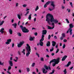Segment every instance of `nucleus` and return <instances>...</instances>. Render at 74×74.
<instances>
[{"mask_svg": "<svg viewBox=\"0 0 74 74\" xmlns=\"http://www.w3.org/2000/svg\"><path fill=\"white\" fill-rule=\"evenodd\" d=\"M8 63L10 66H13V63L12 61L10 60H9Z\"/></svg>", "mask_w": 74, "mask_h": 74, "instance_id": "nucleus-10", "label": "nucleus"}, {"mask_svg": "<svg viewBox=\"0 0 74 74\" xmlns=\"http://www.w3.org/2000/svg\"><path fill=\"white\" fill-rule=\"evenodd\" d=\"M62 8L63 9H64V6H62Z\"/></svg>", "mask_w": 74, "mask_h": 74, "instance_id": "nucleus-64", "label": "nucleus"}, {"mask_svg": "<svg viewBox=\"0 0 74 74\" xmlns=\"http://www.w3.org/2000/svg\"><path fill=\"white\" fill-rule=\"evenodd\" d=\"M55 70L53 69V70H52V72L50 73L49 74H53L54 73V72H55Z\"/></svg>", "mask_w": 74, "mask_h": 74, "instance_id": "nucleus-25", "label": "nucleus"}, {"mask_svg": "<svg viewBox=\"0 0 74 74\" xmlns=\"http://www.w3.org/2000/svg\"><path fill=\"white\" fill-rule=\"evenodd\" d=\"M18 53L19 55H21V53H20V51H18Z\"/></svg>", "mask_w": 74, "mask_h": 74, "instance_id": "nucleus-59", "label": "nucleus"}, {"mask_svg": "<svg viewBox=\"0 0 74 74\" xmlns=\"http://www.w3.org/2000/svg\"><path fill=\"white\" fill-rule=\"evenodd\" d=\"M0 65H2V66H3L4 65V62H3L2 63L0 61Z\"/></svg>", "mask_w": 74, "mask_h": 74, "instance_id": "nucleus-38", "label": "nucleus"}, {"mask_svg": "<svg viewBox=\"0 0 74 74\" xmlns=\"http://www.w3.org/2000/svg\"><path fill=\"white\" fill-rule=\"evenodd\" d=\"M18 3H16V7H18Z\"/></svg>", "mask_w": 74, "mask_h": 74, "instance_id": "nucleus-45", "label": "nucleus"}, {"mask_svg": "<svg viewBox=\"0 0 74 74\" xmlns=\"http://www.w3.org/2000/svg\"><path fill=\"white\" fill-rule=\"evenodd\" d=\"M7 41L9 42H11V39H9L7 40Z\"/></svg>", "mask_w": 74, "mask_h": 74, "instance_id": "nucleus-32", "label": "nucleus"}, {"mask_svg": "<svg viewBox=\"0 0 74 74\" xmlns=\"http://www.w3.org/2000/svg\"><path fill=\"white\" fill-rule=\"evenodd\" d=\"M39 44L40 46H43V44H44V43L42 42H40L39 43Z\"/></svg>", "mask_w": 74, "mask_h": 74, "instance_id": "nucleus-23", "label": "nucleus"}, {"mask_svg": "<svg viewBox=\"0 0 74 74\" xmlns=\"http://www.w3.org/2000/svg\"><path fill=\"white\" fill-rule=\"evenodd\" d=\"M70 3L71 7L73 8V3L72 2H70Z\"/></svg>", "mask_w": 74, "mask_h": 74, "instance_id": "nucleus-42", "label": "nucleus"}, {"mask_svg": "<svg viewBox=\"0 0 74 74\" xmlns=\"http://www.w3.org/2000/svg\"><path fill=\"white\" fill-rule=\"evenodd\" d=\"M64 73H67V71H66V69H65L64 71Z\"/></svg>", "mask_w": 74, "mask_h": 74, "instance_id": "nucleus-49", "label": "nucleus"}, {"mask_svg": "<svg viewBox=\"0 0 74 74\" xmlns=\"http://www.w3.org/2000/svg\"><path fill=\"white\" fill-rule=\"evenodd\" d=\"M53 51V47H52L51 49H50V52H52Z\"/></svg>", "mask_w": 74, "mask_h": 74, "instance_id": "nucleus-30", "label": "nucleus"}, {"mask_svg": "<svg viewBox=\"0 0 74 74\" xmlns=\"http://www.w3.org/2000/svg\"><path fill=\"white\" fill-rule=\"evenodd\" d=\"M11 66H9L8 67V71H10V70H11Z\"/></svg>", "mask_w": 74, "mask_h": 74, "instance_id": "nucleus-27", "label": "nucleus"}, {"mask_svg": "<svg viewBox=\"0 0 74 74\" xmlns=\"http://www.w3.org/2000/svg\"><path fill=\"white\" fill-rule=\"evenodd\" d=\"M35 63L34 62L32 64V67H34V66H35Z\"/></svg>", "mask_w": 74, "mask_h": 74, "instance_id": "nucleus-29", "label": "nucleus"}, {"mask_svg": "<svg viewBox=\"0 0 74 74\" xmlns=\"http://www.w3.org/2000/svg\"><path fill=\"white\" fill-rule=\"evenodd\" d=\"M12 48H14V43H12Z\"/></svg>", "mask_w": 74, "mask_h": 74, "instance_id": "nucleus-57", "label": "nucleus"}, {"mask_svg": "<svg viewBox=\"0 0 74 74\" xmlns=\"http://www.w3.org/2000/svg\"><path fill=\"white\" fill-rule=\"evenodd\" d=\"M56 45V42L54 41H53L52 42V46L53 47H55Z\"/></svg>", "mask_w": 74, "mask_h": 74, "instance_id": "nucleus-14", "label": "nucleus"}, {"mask_svg": "<svg viewBox=\"0 0 74 74\" xmlns=\"http://www.w3.org/2000/svg\"><path fill=\"white\" fill-rule=\"evenodd\" d=\"M67 58V56L66 55L64 56V57L62 59V61H64V60H65Z\"/></svg>", "mask_w": 74, "mask_h": 74, "instance_id": "nucleus-11", "label": "nucleus"}, {"mask_svg": "<svg viewBox=\"0 0 74 74\" xmlns=\"http://www.w3.org/2000/svg\"><path fill=\"white\" fill-rule=\"evenodd\" d=\"M44 67L45 68L46 70H47L48 71H49V70H51V67H50V66H49L48 67V66L45 65L44 66Z\"/></svg>", "mask_w": 74, "mask_h": 74, "instance_id": "nucleus-9", "label": "nucleus"}, {"mask_svg": "<svg viewBox=\"0 0 74 74\" xmlns=\"http://www.w3.org/2000/svg\"><path fill=\"white\" fill-rule=\"evenodd\" d=\"M51 25L53 26V27H51L49 26H47V27L48 29H53L54 27H55V24L54 23L52 22L51 23Z\"/></svg>", "mask_w": 74, "mask_h": 74, "instance_id": "nucleus-7", "label": "nucleus"}, {"mask_svg": "<svg viewBox=\"0 0 74 74\" xmlns=\"http://www.w3.org/2000/svg\"><path fill=\"white\" fill-rule=\"evenodd\" d=\"M46 45L47 47H49V46L51 45V44L50 43V42L49 41L47 42V44Z\"/></svg>", "mask_w": 74, "mask_h": 74, "instance_id": "nucleus-15", "label": "nucleus"}, {"mask_svg": "<svg viewBox=\"0 0 74 74\" xmlns=\"http://www.w3.org/2000/svg\"><path fill=\"white\" fill-rule=\"evenodd\" d=\"M66 21L67 22V23H70V22L69 21V20H68V19H66Z\"/></svg>", "mask_w": 74, "mask_h": 74, "instance_id": "nucleus-33", "label": "nucleus"}, {"mask_svg": "<svg viewBox=\"0 0 74 74\" xmlns=\"http://www.w3.org/2000/svg\"><path fill=\"white\" fill-rule=\"evenodd\" d=\"M25 49H23V51H22V53H23L24 54V55H25Z\"/></svg>", "mask_w": 74, "mask_h": 74, "instance_id": "nucleus-34", "label": "nucleus"}, {"mask_svg": "<svg viewBox=\"0 0 74 74\" xmlns=\"http://www.w3.org/2000/svg\"><path fill=\"white\" fill-rule=\"evenodd\" d=\"M34 35H35V36H37V33L36 32V33L34 34Z\"/></svg>", "mask_w": 74, "mask_h": 74, "instance_id": "nucleus-63", "label": "nucleus"}, {"mask_svg": "<svg viewBox=\"0 0 74 74\" xmlns=\"http://www.w3.org/2000/svg\"><path fill=\"white\" fill-rule=\"evenodd\" d=\"M57 69H58V70H60V68L59 67V66H58L57 67Z\"/></svg>", "mask_w": 74, "mask_h": 74, "instance_id": "nucleus-55", "label": "nucleus"}, {"mask_svg": "<svg viewBox=\"0 0 74 74\" xmlns=\"http://www.w3.org/2000/svg\"><path fill=\"white\" fill-rule=\"evenodd\" d=\"M47 5H47L45 4L44 5V8H46L47 7Z\"/></svg>", "mask_w": 74, "mask_h": 74, "instance_id": "nucleus-47", "label": "nucleus"}, {"mask_svg": "<svg viewBox=\"0 0 74 74\" xmlns=\"http://www.w3.org/2000/svg\"><path fill=\"white\" fill-rule=\"evenodd\" d=\"M12 25L14 26L15 28H16V26L17 24L16 23L13 24Z\"/></svg>", "mask_w": 74, "mask_h": 74, "instance_id": "nucleus-26", "label": "nucleus"}, {"mask_svg": "<svg viewBox=\"0 0 74 74\" xmlns=\"http://www.w3.org/2000/svg\"><path fill=\"white\" fill-rule=\"evenodd\" d=\"M46 58H49V56L48 55H47L46 56Z\"/></svg>", "mask_w": 74, "mask_h": 74, "instance_id": "nucleus-54", "label": "nucleus"}, {"mask_svg": "<svg viewBox=\"0 0 74 74\" xmlns=\"http://www.w3.org/2000/svg\"><path fill=\"white\" fill-rule=\"evenodd\" d=\"M70 64H71V62L69 61L68 62L67 65L66 66L69 67V66H70Z\"/></svg>", "mask_w": 74, "mask_h": 74, "instance_id": "nucleus-21", "label": "nucleus"}, {"mask_svg": "<svg viewBox=\"0 0 74 74\" xmlns=\"http://www.w3.org/2000/svg\"><path fill=\"white\" fill-rule=\"evenodd\" d=\"M42 71H43V73L44 74H46L47 73V72L48 71L47 70H45V69L44 68L42 69Z\"/></svg>", "mask_w": 74, "mask_h": 74, "instance_id": "nucleus-13", "label": "nucleus"}, {"mask_svg": "<svg viewBox=\"0 0 74 74\" xmlns=\"http://www.w3.org/2000/svg\"><path fill=\"white\" fill-rule=\"evenodd\" d=\"M54 38L55 39H57V36H54Z\"/></svg>", "mask_w": 74, "mask_h": 74, "instance_id": "nucleus-56", "label": "nucleus"}, {"mask_svg": "<svg viewBox=\"0 0 74 74\" xmlns=\"http://www.w3.org/2000/svg\"><path fill=\"white\" fill-rule=\"evenodd\" d=\"M0 32H1V34H3V33H4V31H0Z\"/></svg>", "mask_w": 74, "mask_h": 74, "instance_id": "nucleus-60", "label": "nucleus"}, {"mask_svg": "<svg viewBox=\"0 0 74 74\" xmlns=\"http://www.w3.org/2000/svg\"><path fill=\"white\" fill-rule=\"evenodd\" d=\"M9 32L10 34H12V29H9Z\"/></svg>", "mask_w": 74, "mask_h": 74, "instance_id": "nucleus-16", "label": "nucleus"}, {"mask_svg": "<svg viewBox=\"0 0 74 74\" xmlns=\"http://www.w3.org/2000/svg\"><path fill=\"white\" fill-rule=\"evenodd\" d=\"M25 43L24 41H22L20 42L19 44H18L17 46L18 48H20V47H22V45L23 44Z\"/></svg>", "mask_w": 74, "mask_h": 74, "instance_id": "nucleus-8", "label": "nucleus"}, {"mask_svg": "<svg viewBox=\"0 0 74 74\" xmlns=\"http://www.w3.org/2000/svg\"><path fill=\"white\" fill-rule=\"evenodd\" d=\"M39 9V8H38V5H37L36 7V8L35 9V11H37V10H38V9Z\"/></svg>", "mask_w": 74, "mask_h": 74, "instance_id": "nucleus-22", "label": "nucleus"}, {"mask_svg": "<svg viewBox=\"0 0 74 74\" xmlns=\"http://www.w3.org/2000/svg\"><path fill=\"white\" fill-rule=\"evenodd\" d=\"M17 34H18V36H21V34L20 33L18 32L17 33Z\"/></svg>", "mask_w": 74, "mask_h": 74, "instance_id": "nucleus-46", "label": "nucleus"}, {"mask_svg": "<svg viewBox=\"0 0 74 74\" xmlns=\"http://www.w3.org/2000/svg\"><path fill=\"white\" fill-rule=\"evenodd\" d=\"M5 44H7V45H8V44H10V42H8L7 41V42H5Z\"/></svg>", "mask_w": 74, "mask_h": 74, "instance_id": "nucleus-43", "label": "nucleus"}, {"mask_svg": "<svg viewBox=\"0 0 74 74\" xmlns=\"http://www.w3.org/2000/svg\"><path fill=\"white\" fill-rule=\"evenodd\" d=\"M31 16H32V14H31L29 15L28 17V19H29V20H31V19L32 18V17H31Z\"/></svg>", "mask_w": 74, "mask_h": 74, "instance_id": "nucleus-20", "label": "nucleus"}, {"mask_svg": "<svg viewBox=\"0 0 74 74\" xmlns=\"http://www.w3.org/2000/svg\"><path fill=\"white\" fill-rule=\"evenodd\" d=\"M29 13V11H27V12L26 13V14H25V16H26Z\"/></svg>", "mask_w": 74, "mask_h": 74, "instance_id": "nucleus-39", "label": "nucleus"}, {"mask_svg": "<svg viewBox=\"0 0 74 74\" xmlns=\"http://www.w3.org/2000/svg\"><path fill=\"white\" fill-rule=\"evenodd\" d=\"M36 55L38 56V58L40 57V56H39V54L38 53H36Z\"/></svg>", "mask_w": 74, "mask_h": 74, "instance_id": "nucleus-58", "label": "nucleus"}, {"mask_svg": "<svg viewBox=\"0 0 74 74\" xmlns=\"http://www.w3.org/2000/svg\"><path fill=\"white\" fill-rule=\"evenodd\" d=\"M59 49H57V50L56 51V53H58V52H59Z\"/></svg>", "mask_w": 74, "mask_h": 74, "instance_id": "nucleus-40", "label": "nucleus"}, {"mask_svg": "<svg viewBox=\"0 0 74 74\" xmlns=\"http://www.w3.org/2000/svg\"><path fill=\"white\" fill-rule=\"evenodd\" d=\"M23 7L24 8L26 7H27V4H24L23 5Z\"/></svg>", "mask_w": 74, "mask_h": 74, "instance_id": "nucleus-36", "label": "nucleus"}, {"mask_svg": "<svg viewBox=\"0 0 74 74\" xmlns=\"http://www.w3.org/2000/svg\"><path fill=\"white\" fill-rule=\"evenodd\" d=\"M47 30H43L42 32V34L45 35L47 34Z\"/></svg>", "mask_w": 74, "mask_h": 74, "instance_id": "nucleus-12", "label": "nucleus"}, {"mask_svg": "<svg viewBox=\"0 0 74 74\" xmlns=\"http://www.w3.org/2000/svg\"><path fill=\"white\" fill-rule=\"evenodd\" d=\"M34 22H36V18H34Z\"/></svg>", "mask_w": 74, "mask_h": 74, "instance_id": "nucleus-61", "label": "nucleus"}, {"mask_svg": "<svg viewBox=\"0 0 74 74\" xmlns=\"http://www.w3.org/2000/svg\"><path fill=\"white\" fill-rule=\"evenodd\" d=\"M20 27L23 33H28L29 32V30L26 29L25 27H23L22 25H20Z\"/></svg>", "mask_w": 74, "mask_h": 74, "instance_id": "nucleus-4", "label": "nucleus"}, {"mask_svg": "<svg viewBox=\"0 0 74 74\" xmlns=\"http://www.w3.org/2000/svg\"><path fill=\"white\" fill-rule=\"evenodd\" d=\"M69 30H70V32H72V28L74 27V25L72 23H71L69 25Z\"/></svg>", "mask_w": 74, "mask_h": 74, "instance_id": "nucleus-6", "label": "nucleus"}, {"mask_svg": "<svg viewBox=\"0 0 74 74\" xmlns=\"http://www.w3.org/2000/svg\"><path fill=\"white\" fill-rule=\"evenodd\" d=\"M26 69H27V71L28 72H29V71H30V69H29V68H26Z\"/></svg>", "mask_w": 74, "mask_h": 74, "instance_id": "nucleus-31", "label": "nucleus"}, {"mask_svg": "<svg viewBox=\"0 0 74 74\" xmlns=\"http://www.w3.org/2000/svg\"><path fill=\"white\" fill-rule=\"evenodd\" d=\"M13 60L15 62H17V60H15V59H14Z\"/></svg>", "mask_w": 74, "mask_h": 74, "instance_id": "nucleus-62", "label": "nucleus"}, {"mask_svg": "<svg viewBox=\"0 0 74 74\" xmlns=\"http://www.w3.org/2000/svg\"><path fill=\"white\" fill-rule=\"evenodd\" d=\"M51 35H49V36H48V39H49H49H50V38H51Z\"/></svg>", "mask_w": 74, "mask_h": 74, "instance_id": "nucleus-51", "label": "nucleus"}, {"mask_svg": "<svg viewBox=\"0 0 74 74\" xmlns=\"http://www.w3.org/2000/svg\"><path fill=\"white\" fill-rule=\"evenodd\" d=\"M3 23H4V21H2L0 23V26H1V25H3Z\"/></svg>", "mask_w": 74, "mask_h": 74, "instance_id": "nucleus-24", "label": "nucleus"}, {"mask_svg": "<svg viewBox=\"0 0 74 74\" xmlns=\"http://www.w3.org/2000/svg\"><path fill=\"white\" fill-rule=\"evenodd\" d=\"M44 34H42V38H44Z\"/></svg>", "mask_w": 74, "mask_h": 74, "instance_id": "nucleus-52", "label": "nucleus"}, {"mask_svg": "<svg viewBox=\"0 0 74 74\" xmlns=\"http://www.w3.org/2000/svg\"><path fill=\"white\" fill-rule=\"evenodd\" d=\"M40 60H41V61L44 62V58H41Z\"/></svg>", "mask_w": 74, "mask_h": 74, "instance_id": "nucleus-48", "label": "nucleus"}, {"mask_svg": "<svg viewBox=\"0 0 74 74\" xmlns=\"http://www.w3.org/2000/svg\"><path fill=\"white\" fill-rule=\"evenodd\" d=\"M27 47H26V49L27 52H31V48L29 44H27Z\"/></svg>", "mask_w": 74, "mask_h": 74, "instance_id": "nucleus-5", "label": "nucleus"}, {"mask_svg": "<svg viewBox=\"0 0 74 74\" xmlns=\"http://www.w3.org/2000/svg\"><path fill=\"white\" fill-rule=\"evenodd\" d=\"M63 41L64 42H67V40H66V39H64V40H63Z\"/></svg>", "mask_w": 74, "mask_h": 74, "instance_id": "nucleus-44", "label": "nucleus"}, {"mask_svg": "<svg viewBox=\"0 0 74 74\" xmlns=\"http://www.w3.org/2000/svg\"><path fill=\"white\" fill-rule=\"evenodd\" d=\"M62 36L63 37H65V34L64 33H63L62 34Z\"/></svg>", "mask_w": 74, "mask_h": 74, "instance_id": "nucleus-41", "label": "nucleus"}, {"mask_svg": "<svg viewBox=\"0 0 74 74\" xmlns=\"http://www.w3.org/2000/svg\"><path fill=\"white\" fill-rule=\"evenodd\" d=\"M63 38H64V37H60V40H63Z\"/></svg>", "mask_w": 74, "mask_h": 74, "instance_id": "nucleus-50", "label": "nucleus"}, {"mask_svg": "<svg viewBox=\"0 0 74 74\" xmlns=\"http://www.w3.org/2000/svg\"><path fill=\"white\" fill-rule=\"evenodd\" d=\"M65 47H66V45H65V44H64L63 45V46H62V48L63 49H64V48H65Z\"/></svg>", "mask_w": 74, "mask_h": 74, "instance_id": "nucleus-37", "label": "nucleus"}, {"mask_svg": "<svg viewBox=\"0 0 74 74\" xmlns=\"http://www.w3.org/2000/svg\"><path fill=\"white\" fill-rule=\"evenodd\" d=\"M69 32L70 33V35H71L72 34V31L70 32V30H69V29H68V30L67 31L66 33H69Z\"/></svg>", "mask_w": 74, "mask_h": 74, "instance_id": "nucleus-19", "label": "nucleus"}, {"mask_svg": "<svg viewBox=\"0 0 74 74\" xmlns=\"http://www.w3.org/2000/svg\"><path fill=\"white\" fill-rule=\"evenodd\" d=\"M34 39V38H32V37H31L29 39V40L30 41H33Z\"/></svg>", "mask_w": 74, "mask_h": 74, "instance_id": "nucleus-28", "label": "nucleus"}, {"mask_svg": "<svg viewBox=\"0 0 74 74\" xmlns=\"http://www.w3.org/2000/svg\"><path fill=\"white\" fill-rule=\"evenodd\" d=\"M60 60V58H58L56 59H54L52 60L50 62L49 64H51V63L52 62H54V63H53L52 64V66L53 67L56 65V64H58L59 62V60Z\"/></svg>", "mask_w": 74, "mask_h": 74, "instance_id": "nucleus-3", "label": "nucleus"}, {"mask_svg": "<svg viewBox=\"0 0 74 74\" xmlns=\"http://www.w3.org/2000/svg\"><path fill=\"white\" fill-rule=\"evenodd\" d=\"M44 40V38H41V39L40 40V42H42Z\"/></svg>", "mask_w": 74, "mask_h": 74, "instance_id": "nucleus-35", "label": "nucleus"}, {"mask_svg": "<svg viewBox=\"0 0 74 74\" xmlns=\"http://www.w3.org/2000/svg\"><path fill=\"white\" fill-rule=\"evenodd\" d=\"M27 52L26 53V56L27 57H28V56H29V54H30V52H30V51H27Z\"/></svg>", "mask_w": 74, "mask_h": 74, "instance_id": "nucleus-17", "label": "nucleus"}, {"mask_svg": "<svg viewBox=\"0 0 74 74\" xmlns=\"http://www.w3.org/2000/svg\"><path fill=\"white\" fill-rule=\"evenodd\" d=\"M46 21H47L49 25H51L52 22H54L55 23H57L58 21L57 19H54L53 15L49 13L46 16Z\"/></svg>", "mask_w": 74, "mask_h": 74, "instance_id": "nucleus-1", "label": "nucleus"}, {"mask_svg": "<svg viewBox=\"0 0 74 74\" xmlns=\"http://www.w3.org/2000/svg\"><path fill=\"white\" fill-rule=\"evenodd\" d=\"M17 17L18 18V19H21V15H20V14H17Z\"/></svg>", "mask_w": 74, "mask_h": 74, "instance_id": "nucleus-18", "label": "nucleus"}, {"mask_svg": "<svg viewBox=\"0 0 74 74\" xmlns=\"http://www.w3.org/2000/svg\"><path fill=\"white\" fill-rule=\"evenodd\" d=\"M3 30H4V29L3 28H2L0 30V31H3Z\"/></svg>", "mask_w": 74, "mask_h": 74, "instance_id": "nucleus-53", "label": "nucleus"}, {"mask_svg": "<svg viewBox=\"0 0 74 74\" xmlns=\"http://www.w3.org/2000/svg\"><path fill=\"white\" fill-rule=\"evenodd\" d=\"M51 3V6H52L53 7L51 9V8H49V11H53V10H54L55 9V4L54 3V2L52 1H51V2L49 1L46 3V4L48 5L49 4V3Z\"/></svg>", "mask_w": 74, "mask_h": 74, "instance_id": "nucleus-2", "label": "nucleus"}]
</instances>
